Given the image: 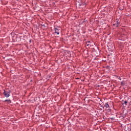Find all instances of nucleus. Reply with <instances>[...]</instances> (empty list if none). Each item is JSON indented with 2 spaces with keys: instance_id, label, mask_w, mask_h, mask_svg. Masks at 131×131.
<instances>
[{
  "instance_id": "nucleus-1",
  "label": "nucleus",
  "mask_w": 131,
  "mask_h": 131,
  "mask_svg": "<svg viewBox=\"0 0 131 131\" xmlns=\"http://www.w3.org/2000/svg\"><path fill=\"white\" fill-rule=\"evenodd\" d=\"M4 91L3 95H4L6 98H9V97H10V94H11V91H6L5 90Z\"/></svg>"
},
{
  "instance_id": "nucleus-2",
  "label": "nucleus",
  "mask_w": 131,
  "mask_h": 131,
  "mask_svg": "<svg viewBox=\"0 0 131 131\" xmlns=\"http://www.w3.org/2000/svg\"><path fill=\"white\" fill-rule=\"evenodd\" d=\"M54 31L55 33H56L57 35H59L60 34V29H59V27H56V26H54Z\"/></svg>"
},
{
  "instance_id": "nucleus-3",
  "label": "nucleus",
  "mask_w": 131,
  "mask_h": 131,
  "mask_svg": "<svg viewBox=\"0 0 131 131\" xmlns=\"http://www.w3.org/2000/svg\"><path fill=\"white\" fill-rule=\"evenodd\" d=\"M104 107L106 109H108V108H110V106L108 104V102L105 103Z\"/></svg>"
},
{
  "instance_id": "nucleus-4",
  "label": "nucleus",
  "mask_w": 131,
  "mask_h": 131,
  "mask_svg": "<svg viewBox=\"0 0 131 131\" xmlns=\"http://www.w3.org/2000/svg\"><path fill=\"white\" fill-rule=\"evenodd\" d=\"M125 84H126V81L123 80L121 82V85L122 86H124V85H125Z\"/></svg>"
},
{
  "instance_id": "nucleus-5",
  "label": "nucleus",
  "mask_w": 131,
  "mask_h": 131,
  "mask_svg": "<svg viewBox=\"0 0 131 131\" xmlns=\"http://www.w3.org/2000/svg\"><path fill=\"white\" fill-rule=\"evenodd\" d=\"M91 43V41H88L86 42V46L87 47H89V46H90V47H92V46L93 45H91V44H89V43Z\"/></svg>"
},
{
  "instance_id": "nucleus-6",
  "label": "nucleus",
  "mask_w": 131,
  "mask_h": 131,
  "mask_svg": "<svg viewBox=\"0 0 131 131\" xmlns=\"http://www.w3.org/2000/svg\"><path fill=\"white\" fill-rule=\"evenodd\" d=\"M123 107H125L127 105V101H125L124 103L122 104Z\"/></svg>"
},
{
  "instance_id": "nucleus-7",
  "label": "nucleus",
  "mask_w": 131,
  "mask_h": 131,
  "mask_svg": "<svg viewBox=\"0 0 131 131\" xmlns=\"http://www.w3.org/2000/svg\"><path fill=\"white\" fill-rule=\"evenodd\" d=\"M116 23H117L118 25L120 26V21H119V20H118V19H116Z\"/></svg>"
},
{
  "instance_id": "nucleus-8",
  "label": "nucleus",
  "mask_w": 131,
  "mask_h": 131,
  "mask_svg": "<svg viewBox=\"0 0 131 131\" xmlns=\"http://www.w3.org/2000/svg\"><path fill=\"white\" fill-rule=\"evenodd\" d=\"M114 26H115V27H118L119 26H120V25H118L117 23L114 24Z\"/></svg>"
},
{
  "instance_id": "nucleus-9",
  "label": "nucleus",
  "mask_w": 131,
  "mask_h": 131,
  "mask_svg": "<svg viewBox=\"0 0 131 131\" xmlns=\"http://www.w3.org/2000/svg\"><path fill=\"white\" fill-rule=\"evenodd\" d=\"M5 102H9V103H12V101H11V100H10V99L5 100Z\"/></svg>"
},
{
  "instance_id": "nucleus-10",
  "label": "nucleus",
  "mask_w": 131,
  "mask_h": 131,
  "mask_svg": "<svg viewBox=\"0 0 131 131\" xmlns=\"http://www.w3.org/2000/svg\"><path fill=\"white\" fill-rule=\"evenodd\" d=\"M84 22H88V20L84 19V20L82 21V23H84Z\"/></svg>"
},
{
  "instance_id": "nucleus-11",
  "label": "nucleus",
  "mask_w": 131,
  "mask_h": 131,
  "mask_svg": "<svg viewBox=\"0 0 131 131\" xmlns=\"http://www.w3.org/2000/svg\"><path fill=\"white\" fill-rule=\"evenodd\" d=\"M118 79H119V80H121V78L120 77H119L118 78Z\"/></svg>"
},
{
  "instance_id": "nucleus-12",
  "label": "nucleus",
  "mask_w": 131,
  "mask_h": 131,
  "mask_svg": "<svg viewBox=\"0 0 131 131\" xmlns=\"http://www.w3.org/2000/svg\"><path fill=\"white\" fill-rule=\"evenodd\" d=\"M111 119L112 120H114V118H111Z\"/></svg>"
},
{
  "instance_id": "nucleus-13",
  "label": "nucleus",
  "mask_w": 131,
  "mask_h": 131,
  "mask_svg": "<svg viewBox=\"0 0 131 131\" xmlns=\"http://www.w3.org/2000/svg\"><path fill=\"white\" fill-rule=\"evenodd\" d=\"M0 49H2V47L0 46Z\"/></svg>"
}]
</instances>
